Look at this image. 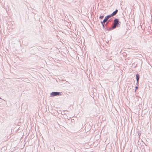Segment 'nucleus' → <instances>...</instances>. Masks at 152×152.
Here are the masks:
<instances>
[{"label": "nucleus", "mask_w": 152, "mask_h": 152, "mask_svg": "<svg viewBox=\"0 0 152 152\" xmlns=\"http://www.w3.org/2000/svg\"><path fill=\"white\" fill-rule=\"evenodd\" d=\"M121 24V22L119 19L118 18H115L113 23V26L111 27L106 26L105 28L107 31H110L115 29L116 28L119 27Z\"/></svg>", "instance_id": "nucleus-1"}, {"label": "nucleus", "mask_w": 152, "mask_h": 152, "mask_svg": "<svg viewBox=\"0 0 152 152\" xmlns=\"http://www.w3.org/2000/svg\"><path fill=\"white\" fill-rule=\"evenodd\" d=\"M62 94V92H52L50 94V96L51 97H53L56 96H61Z\"/></svg>", "instance_id": "nucleus-2"}, {"label": "nucleus", "mask_w": 152, "mask_h": 152, "mask_svg": "<svg viewBox=\"0 0 152 152\" xmlns=\"http://www.w3.org/2000/svg\"><path fill=\"white\" fill-rule=\"evenodd\" d=\"M111 17H112L110 14L106 16L103 20V22H106Z\"/></svg>", "instance_id": "nucleus-3"}, {"label": "nucleus", "mask_w": 152, "mask_h": 152, "mask_svg": "<svg viewBox=\"0 0 152 152\" xmlns=\"http://www.w3.org/2000/svg\"><path fill=\"white\" fill-rule=\"evenodd\" d=\"M118 9H116L115 11L113 12L110 15L112 17H113L115 15H116L118 12Z\"/></svg>", "instance_id": "nucleus-4"}, {"label": "nucleus", "mask_w": 152, "mask_h": 152, "mask_svg": "<svg viewBox=\"0 0 152 152\" xmlns=\"http://www.w3.org/2000/svg\"><path fill=\"white\" fill-rule=\"evenodd\" d=\"M135 76L136 77V81H139V80L140 78V75L138 73H137L136 75Z\"/></svg>", "instance_id": "nucleus-5"}, {"label": "nucleus", "mask_w": 152, "mask_h": 152, "mask_svg": "<svg viewBox=\"0 0 152 152\" xmlns=\"http://www.w3.org/2000/svg\"><path fill=\"white\" fill-rule=\"evenodd\" d=\"M107 23L105 25L104 24H103V25H102V27H103V28H106V26H107H107ZM106 29V28H105Z\"/></svg>", "instance_id": "nucleus-6"}, {"label": "nucleus", "mask_w": 152, "mask_h": 152, "mask_svg": "<svg viewBox=\"0 0 152 152\" xmlns=\"http://www.w3.org/2000/svg\"><path fill=\"white\" fill-rule=\"evenodd\" d=\"M104 17V15H100L99 17V18L101 19H102Z\"/></svg>", "instance_id": "nucleus-7"}, {"label": "nucleus", "mask_w": 152, "mask_h": 152, "mask_svg": "<svg viewBox=\"0 0 152 152\" xmlns=\"http://www.w3.org/2000/svg\"><path fill=\"white\" fill-rule=\"evenodd\" d=\"M136 85L137 86H139V81H137L136 82Z\"/></svg>", "instance_id": "nucleus-8"}, {"label": "nucleus", "mask_w": 152, "mask_h": 152, "mask_svg": "<svg viewBox=\"0 0 152 152\" xmlns=\"http://www.w3.org/2000/svg\"><path fill=\"white\" fill-rule=\"evenodd\" d=\"M135 89L134 90L135 92H136L138 89V87L137 86H136L135 87Z\"/></svg>", "instance_id": "nucleus-9"}, {"label": "nucleus", "mask_w": 152, "mask_h": 152, "mask_svg": "<svg viewBox=\"0 0 152 152\" xmlns=\"http://www.w3.org/2000/svg\"><path fill=\"white\" fill-rule=\"evenodd\" d=\"M105 22H103V21H102L101 22V23L102 24V25L104 24V23H105Z\"/></svg>", "instance_id": "nucleus-10"}, {"label": "nucleus", "mask_w": 152, "mask_h": 152, "mask_svg": "<svg viewBox=\"0 0 152 152\" xmlns=\"http://www.w3.org/2000/svg\"><path fill=\"white\" fill-rule=\"evenodd\" d=\"M112 20V19L111 18V19H110L109 20V21H110V20Z\"/></svg>", "instance_id": "nucleus-11"}, {"label": "nucleus", "mask_w": 152, "mask_h": 152, "mask_svg": "<svg viewBox=\"0 0 152 152\" xmlns=\"http://www.w3.org/2000/svg\"><path fill=\"white\" fill-rule=\"evenodd\" d=\"M1 99V98L0 97V99Z\"/></svg>", "instance_id": "nucleus-12"}]
</instances>
